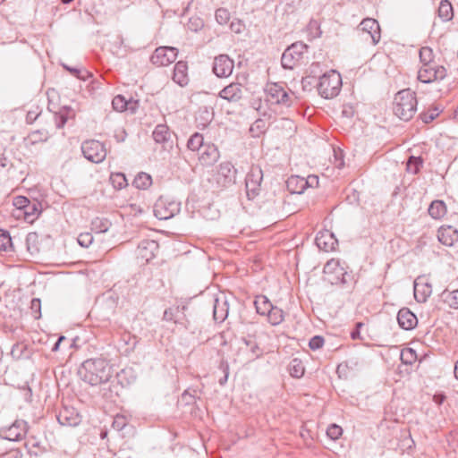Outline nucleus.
Returning <instances> with one entry per match:
<instances>
[{
  "mask_svg": "<svg viewBox=\"0 0 458 458\" xmlns=\"http://www.w3.org/2000/svg\"><path fill=\"white\" fill-rule=\"evenodd\" d=\"M422 164V160L420 157H411L407 163V170L413 174L419 172V166Z\"/></svg>",
  "mask_w": 458,
  "mask_h": 458,
  "instance_id": "a18cd8bd",
  "label": "nucleus"
},
{
  "mask_svg": "<svg viewBox=\"0 0 458 458\" xmlns=\"http://www.w3.org/2000/svg\"><path fill=\"white\" fill-rule=\"evenodd\" d=\"M317 87L318 94L322 98L326 99L333 98L336 97L341 90L342 77L339 72L331 70L319 77V82Z\"/></svg>",
  "mask_w": 458,
  "mask_h": 458,
  "instance_id": "7ed1b4c3",
  "label": "nucleus"
},
{
  "mask_svg": "<svg viewBox=\"0 0 458 458\" xmlns=\"http://www.w3.org/2000/svg\"><path fill=\"white\" fill-rule=\"evenodd\" d=\"M362 326V323L359 322L356 324V328L353 329L352 332H351V337L352 339H358L360 338V330L359 328Z\"/></svg>",
  "mask_w": 458,
  "mask_h": 458,
  "instance_id": "bf43d9fd",
  "label": "nucleus"
},
{
  "mask_svg": "<svg viewBox=\"0 0 458 458\" xmlns=\"http://www.w3.org/2000/svg\"><path fill=\"white\" fill-rule=\"evenodd\" d=\"M441 297L450 308L458 309V289L454 291H444Z\"/></svg>",
  "mask_w": 458,
  "mask_h": 458,
  "instance_id": "72a5a7b5",
  "label": "nucleus"
},
{
  "mask_svg": "<svg viewBox=\"0 0 458 458\" xmlns=\"http://www.w3.org/2000/svg\"><path fill=\"white\" fill-rule=\"evenodd\" d=\"M336 267H338V262L331 259L326 263L324 267V273H332Z\"/></svg>",
  "mask_w": 458,
  "mask_h": 458,
  "instance_id": "4d7b16f0",
  "label": "nucleus"
},
{
  "mask_svg": "<svg viewBox=\"0 0 458 458\" xmlns=\"http://www.w3.org/2000/svg\"><path fill=\"white\" fill-rule=\"evenodd\" d=\"M318 185V177L310 175L307 179L301 177H292L287 182V187L293 192L301 193L306 187H316Z\"/></svg>",
  "mask_w": 458,
  "mask_h": 458,
  "instance_id": "4468645a",
  "label": "nucleus"
},
{
  "mask_svg": "<svg viewBox=\"0 0 458 458\" xmlns=\"http://www.w3.org/2000/svg\"><path fill=\"white\" fill-rule=\"evenodd\" d=\"M317 246L325 251L335 250L338 245V241L335 234L329 230L320 231L315 239Z\"/></svg>",
  "mask_w": 458,
  "mask_h": 458,
  "instance_id": "dca6fc26",
  "label": "nucleus"
},
{
  "mask_svg": "<svg viewBox=\"0 0 458 458\" xmlns=\"http://www.w3.org/2000/svg\"><path fill=\"white\" fill-rule=\"evenodd\" d=\"M360 30L367 35L365 38L366 40L369 38L371 39L373 45H376L379 42L381 35H380V27L378 22L372 18L363 19L360 24Z\"/></svg>",
  "mask_w": 458,
  "mask_h": 458,
  "instance_id": "ddd939ff",
  "label": "nucleus"
},
{
  "mask_svg": "<svg viewBox=\"0 0 458 458\" xmlns=\"http://www.w3.org/2000/svg\"><path fill=\"white\" fill-rule=\"evenodd\" d=\"M236 174L237 170L231 162H223L219 165L216 180L220 186L227 187L235 182Z\"/></svg>",
  "mask_w": 458,
  "mask_h": 458,
  "instance_id": "9d476101",
  "label": "nucleus"
},
{
  "mask_svg": "<svg viewBox=\"0 0 458 458\" xmlns=\"http://www.w3.org/2000/svg\"><path fill=\"white\" fill-rule=\"evenodd\" d=\"M0 458H22V453L19 449H12L9 452L2 454Z\"/></svg>",
  "mask_w": 458,
  "mask_h": 458,
  "instance_id": "6e6d98bb",
  "label": "nucleus"
},
{
  "mask_svg": "<svg viewBox=\"0 0 458 458\" xmlns=\"http://www.w3.org/2000/svg\"><path fill=\"white\" fill-rule=\"evenodd\" d=\"M30 138L32 143H36L38 141H45L47 139V133H43L40 131H36L30 133Z\"/></svg>",
  "mask_w": 458,
  "mask_h": 458,
  "instance_id": "864d4df0",
  "label": "nucleus"
},
{
  "mask_svg": "<svg viewBox=\"0 0 458 458\" xmlns=\"http://www.w3.org/2000/svg\"><path fill=\"white\" fill-rule=\"evenodd\" d=\"M267 90L272 102L284 105L286 106L291 105V97L282 85L278 83L270 84Z\"/></svg>",
  "mask_w": 458,
  "mask_h": 458,
  "instance_id": "2eb2a0df",
  "label": "nucleus"
},
{
  "mask_svg": "<svg viewBox=\"0 0 458 458\" xmlns=\"http://www.w3.org/2000/svg\"><path fill=\"white\" fill-rule=\"evenodd\" d=\"M308 46L303 42L298 41L288 47L282 55L281 64L284 69L292 70L301 59L302 55L307 50Z\"/></svg>",
  "mask_w": 458,
  "mask_h": 458,
  "instance_id": "39448f33",
  "label": "nucleus"
},
{
  "mask_svg": "<svg viewBox=\"0 0 458 458\" xmlns=\"http://www.w3.org/2000/svg\"><path fill=\"white\" fill-rule=\"evenodd\" d=\"M230 27H231V30H232L233 31H234L235 33H241L242 25L241 24V22H240V21H238V22H233H233L231 23V26H230Z\"/></svg>",
  "mask_w": 458,
  "mask_h": 458,
  "instance_id": "052dcab7",
  "label": "nucleus"
},
{
  "mask_svg": "<svg viewBox=\"0 0 458 458\" xmlns=\"http://www.w3.org/2000/svg\"><path fill=\"white\" fill-rule=\"evenodd\" d=\"M453 7L447 0H442L438 7V16L443 21H450L453 18Z\"/></svg>",
  "mask_w": 458,
  "mask_h": 458,
  "instance_id": "473e14b6",
  "label": "nucleus"
},
{
  "mask_svg": "<svg viewBox=\"0 0 458 458\" xmlns=\"http://www.w3.org/2000/svg\"><path fill=\"white\" fill-rule=\"evenodd\" d=\"M324 344V338L320 335L313 336L309 343V346L311 350H318Z\"/></svg>",
  "mask_w": 458,
  "mask_h": 458,
  "instance_id": "3c124183",
  "label": "nucleus"
},
{
  "mask_svg": "<svg viewBox=\"0 0 458 458\" xmlns=\"http://www.w3.org/2000/svg\"><path fill=\"white\" fill-rule=\"evenodd\" d=\"M158 249L157 242L154 240H143L138 245L137 258L148 263L156 257Z\"/></svg>",
  "mask_w": 458,
  "mask_h": 458,
  "instance_id": "f8f14e48",
  "label": "nucleus"
},
{
  "mask_svg": "<svg viewBox=\"0 0 458 458\" xmlns=\"http://www.w3.org/2000/svg\"><path fill=\"white\" fill-rule=\"evenodd\" d=\"M243 344L245 347H241V350L247 353V362L253 361L262 356L263 351L255 340L244 338Z\"/></svg>",
  "mask_w": 458,
  "mask_h": 458,
  "instance_id": "b1692460",
  "label": "nucleus"
},
{
  "mask_svg": "<svg viewBox=\"0 0 458 458\" xmlns=\"http://www.w3.org/2000/svg\"><path fill=\"white\" fill-rule=\"evenodd\" d=\"M254 304L256 306L257 312L263 316H266L273 307V304L270 302V301L263 295L258 296L254 301Z\"/></svg>",
  "mask_w": 458,
  "mask_h": 458,
  "instance_id": "7c9ffc66",
  "label": "nucleus"
},
{
  "mask_svg": "<svg viewBox=\"0 0 458 458\" xmlns=\"http://www.w3.org/2000/svg\"><path fill=\"white\" fill-rule=\"evenodd\" d=\"M304 366L300 359H293L289 364V373L292 377L300 378L304 375Z\"/></svg>",
  "mask_w": 458,
  "mask_h": 458,
  "instance_id": "c9c22d12",
  "label": "nucleus"
},
{
  "mask_svg": "<svg viewBox=\"0 0 458 458\" xmlns=\"http://www.w3.org/2000/svg\"><path fill=\"white\" fill-rule=\"evenodd\" d=\"M111 180L115 187H118L119 189H122L124 187L126 183V178L123 174L117 173L115 174L111 175Z\"/></svg>",
  "mask_w": 458,
  "mask_h": 458,
  "instance_id": "09e8293b",
  "label": "nucleus"
},
{
  "mask_svg": "<svg viewBox=\"0 0 458 458\" xmlns=\"http://www.w3.org/2000/svg\"><path fill=\"white\" fill-rule=\"evenodd\" d=\"M266 316L273 326L279 325L284 320V311L278 307L273 306Z\"/></svg>",
  "mask_w": 458,
  "mask_h": 458,
  "instance_id": "e433bc0d",
  "label": "nucleus"
},
{
  "mask_svg": "<svg viewBox=\"0 0 458 458\" xmlns=\"http://www.w3.org/2000/svg\"><path fill=\"white\" fill-rule=\"evenodd\" d=\"M126 423L125 417L117 415L114 418L112 427L115 430L121 431L126 426Z\"/></svg>",
  "mask_w": 458,
  "mask_h": 458,
  "instance_id": "603ef678",
  "label": "nucleus"
},
{
  "mask_svg": "<svg viewBox=\"0 0 458 458\" xmlns=\"http://www.w3.org/2000/svg\"><path fill=\"white\" fill-rule=\"evenodd\" d=\"M216 21L223 25L228 22L230 19V13L225 8H219L216 11Z\"/></svg>",
  "mask_w": 458,
  "mask_h": 458,
  "instance_id": "c03bdc74",
  "label": "nucleus"
},
{
  "mask_svg": "<svg viewBox=\"0 0 458 458\" xmlns=\"http://www.w3.org/2000/svg\"><path fill=\"white\" fill-rule=\"evenodd\" d=\"M171 131L166 124H157L152 136L157 143L167 144L171 140Z\"/></svg>",
  "mask_w": 458,
  "mask_h": 458,
  "instance_id": "cd10ccee",
  "label": "nucleus"
},
{
  "mask_svg": "<svg viewBox=\"0 0 458 458\" xmlns=\"http://www.w3.org/2000/svg\"><path fill=\"white\" fill-rule=\"evenodd\" d=\"M437 238L445 246H452L458 240V232L452 226L441 227Z\"/></svg>",
  "mask_w": 458,
  "mask_h": 458,
  "instance_id": "a878e982",
  "label": "nucleus"
},
{
  "mask_svg": "<svg viewBox=\"0 0 458 458\" xmlns=\"http://www.w3.org/2000/svg\"><path fill=\"white\" fill-rule=\"evenodd\" d=\"M12 216L17 219H23V210L22 209H13Z\"/></svg>",
  "mask_w": 458,
  "mask_h": 458,
  "instance_id": "e2e57ef3",
  "label": "nucleus"
},
{
  "mask_svg": "<svg viewBox=\"0 0 458 458\" xmlns=\"http://www.w3.org/2000/svg\"><path fill=\"white\" fill-rule=\"evenodd\" d=\"M57 420L62 426L75 427L80 424L81 418L73 409L65 407L60 411Z\"/></svg>",
  "mask_w": 458,
  "mask_h": 458,
  "instance_id": "5701e85b",
  "label": "nucleus"
},
{
  "mask_svg": "<svg viewBox=\"0 0 458 458\" xmlns=\"http://www.w3.org/2000/svg\"><path fill=\"white\" fill-rule=\"evenodd\" d=\"M31 313L36 319L41 317V301L38 298H34L30 301Z\"/></svg>",
  "mask_w": 458,
  "mask_h": 458,
  "instance_id": "49530a36",
  "label": "nucleus"
},
{
  "mask_svg": "<svg viewBox=\"0 0 458 458\" xmlns=\"http://www.w3.org/2000/svg\"><path fill=\"white\" fill-rule=\"evenodd\" d=\"M178 55V49L174 47H159L156 48L150 61L157 66H166L174 63Z\"/></svg>",
  "mask_w": 458,
  "mask_h": 458,
  "instance_id": "1a4fd4ad",
  "label": "nucleus"
},
{
  "mask_svg": "<svg viewBox=\"0 0 458 458\" xmlns=\"http://www.w3.org/2000/svg\"><path fill=\"white\" fill-rule=\"evenodd\" d=\"M213 113L209 112L207 108L204 110H199V116L196 118L199 121V118L203 120V122L199 123V126L206 127L212 120Z\"/></svg>",
  "mask_w": 458,
  "mask_h": 458,
  "instance_id": "37998d69",
  "label": "nucleus"
},
{
  "mask_svg": "<svg viewBox=\"0 0 458 458\" xmlns=\"http://www.w3.org/2000/svg\"><path fill=\"white\" fill-rule=\"evenodd\" d=\"M78 375L82 381L94 386L107 382L111 377L112 369L105 359H88L80 366Z\"/></svg>",
  "mask_w": 458,
  "mask_h": 458,
  "instance_id": "f257e3e1",
  "label": "nucleus"
},
{
  "mask_svg": "<svg viewBox=\"0 0 458 458\" xmlns=\"http://www.w3.org/2000/svg\"><path fill=\"white\" fill-rule=\"evenodd\" d=\"M343 434V429L336 424H331L327 429V435L332 440L338 439Z\"/></svg>",
  "mask_w": 458,
  "mask_h": 458,
  "instance_id": "79ce46f5",
  "label": "nucleus"
},
{
  "mask_svg": "<svg viewBox=\"0 0 458 458\" xmlns=\"http://www.w3.org/2000/svg\"><path fill=\"white\" fill-rule=\"evenodd\" d=\"M242 95L243 87L239 82H232L219 92V97L228 102H237L242 98Z\"/></svg>",
  "mask_w": 458,
  "mask_h": 458,
  "instance_id": "f3484780",
  "label": "nucleus"
},
{
  "mask_svg": "<svg viewBox=\"0 0 458 458\" xmlns=\"http://www.w3.org/2000/svg\"><path fill=\"white\" fill-rule=\"evenodd\" d=\"M173 81L182 87L188 84V65L186 62L179 61L175 64L173 74Z\"/></svg>",
  "mask_w": 458,
  "mask_h": 458,
  "instance_id": "393cba45",
  "label": "nucleus"
},
{
  "mask_svg": "<svg viewBox=\"0 0 458 458\" xmlns=\"http://www.w3.org/2000/svg\"><path fill=\"white\" fill-rule=\"evenodd\" d=\"M163 318L166 321L174 320V310L173 309H166L164 312Z\"/></svg>",
  "mask_w": 458,
  "mask_h": 458,
  "instance_id": "13d9d810",
  "label": "nucleus"
},
{
  "mask_svg": "<svg viewBox=\"0 0 458 458\" xmlns=\"http://www.w3.org/2000/svg\"><path fill=\"white\" fill-rule=\"evenodd\" d=\"M30 199L24 196H17L13 199L14 209H22L30 203Z\"/></svg>",
  "mask_w": 458,
  "mask_h": 458,
  "instance_id": "8fccbe9b",
  "label": "nucleus"
},
{
  "mask_svg": "<svg viewBox=\"0 0 458 458\" xmlns=\"http://www.w3.org/2000/svg\"><path fill=\"white\" fill-rule=\"evenodd\" d=\"M397 322L401 328L411 330L417 326L418 318L410 309L402 308L397 314Z\"/></svg>",
  "mask_w": 458,
  "mask_h": 458,
  "instance_id": "a211bd4d",
  "label": "nucleus"
},
{
  "mask_svg": "<svg viewBox=\"0 0 458 458\" xmlns=\"http://www.w3.org/2000/svg\"><path fill=\"white\" fill-rule=\"evenodd\" d=\"M446 74L447 71L443 65L425 64L418 72V80L423 83H431L445 79Z\"/></svg>",
  "mask_w": 458,
  "mask_h": 458,
  "instance_id": "0eeeda50",
  "label": "nucleus"
},
{
  "mask_svg": "<svg viewBox=\"0 0 458 458\" xmlns=\"http://www.w3.org/2000/svg\"><path fill=\"white\" fill-rule=\"evenodd\" d=\"M228 366H226L225 369V376L219 379V384L221 386L225 385L228 379Z\"/></svg>",
  "mask_w": 458,
  "mask_h": 458,
  "instance_id": "69168bd1",
  "label": "nucleus"
},
{
  "mask_svg": "<svg viewBox=\"0 0 458 458\" xmlns=\"http://www.w3.org/2000/svg\"><path fill=\"white\" fill-rule=\"evenodd\" d=\"M27 423L24 420H16L5 431L4 438L10 441H19L27 433Z\"/></svg>",
  "mask_w": 458,
  "mask_h": 458,
  "instance_id": "4be33fe9",
  "label": "nucleus"
},
{
  "mask_svg": "<svg viewBox=\"0 0 458 458\" xmlns=\"http://www.w3.org/2000/svg\"><path fill=\"white\" fill-rule=\"evenodd\" d=\"M234 62L227 55H219L215 57L212 70L219 78L229 77L233 70Z\"/></svg>",
  "mask_w": 458,
  "mask_h": 458,
  "instance_id": "9b49d317",
  "label": "nucleus"
},
{
  "mask_svg": "<svg viewBox=\"0 0 458 458\" xmlns=\"http://www.w3.org/2000/svg\"><path fill=\"white\" fill-rule=\"evenodd\" d=\"M417 98L410 89L397 92L393 102V112L401 120L409 121L416 113Z\"/></svg>",
  "mask_w": 458,
  "mask_h": 458,
  "instance_id": "f03ea898",
  "label": "nucleus"
},
{
  "mask_svg": "<svg viewBox=\"0 0 458 458\" xmlns=\"http://www.w3.org/2000/svg\"><path fill=\"white\" fill-rule=\"evenodd\" d=\"M229 305L224 294L214 299L213 317L216 322H223L228 316Z\"/></svg>",
  "mask_w": 458,
  "mask_h": 458,
  "instance_id": "6ab92c4d",
  "label": "nucleus"
},
{
  "mask_svg": "<svg viewBox=\"0 0 458 458\" xmlns=\"http://www.w3.org/2000/svg\"><path fill=\"white\" fill-rule=\"evenodd\" d=\"M40 213V203L37 200L30 201V203L23 208V220L27 223L32 224L38 217Z\"/></svg>",
  "mask_w": 458,
  "mask_h": 458,
  "instance_id": "bb28decb",
  "label": "nucleus"
},
{
  "mask_svg": "<svg viewBox=\"0 0 458 458\" xmlns=\"http://www.w3.org/2000/svg\"><path fill=\"white\" fill-rule=\"evenodd\" d=\"M446 213V207L442 200H434L431 202L428 208V214L434 219H439L443 217Z\"/></svg>",
  "mask_w": 458,
  "mask_h": 458,
  "instance_id": "c85d7f7f",
  "label": "nucleus"
},
{
  "mask_svg": "<svg viewBox=\"0 0 458 458\" xmlns=\"http://www.w3.org/2000/svg\"><path fill=\"white\" fill-rule=\"evenodd\" d=\"M434 54L433 50L428 47H423L420 50V60L422 64H436L433 61Z\"/></svg>",
  "mask_w": 458,
  "mask_h": 458,
  "instance_id": "58836bf2",
  "label": "nucleus"
},
{
  "mask_svg": "<svg viewBox=\"0 0 458 458\" xmlns=\"http://www.w3.org/2000/svg\"><path fill=\"white\" fill-rule=\"evenodd\" d=\"M441 110L437 107H434L432 109L428 110L427 112H423L420 114V119L423 123H428L432 122L436 117H437L440 114Z\"/></svg>",
  "mask_w": 458,
  "mask_h": 458,
  "instance_id": "ea45409f",
  "label": "nucleus"
},
{
  "mask_svg": "<svg viewBox=\"0 0 458 458\" xmlns=\"http://www.w3.org/2000/svg\"><path fill=\"white\" fill-rule=\"evenodd\" d=\"M78 243L84 248L89 247L93 242V236L90 233H82L78 236Z\"/></svg>",
  "mask_w": 458,
  "mask_h": 458,
  "instance_id": "de8ad7c7",
  "label": "nucleus"
},
{
  "mask_svg": "<svg viewBox=\"0 0 458 458\" xmlns=\"http://www.w3.org/2000/svg\"><path fill=\"white\" fill-rule=\"evenodd\" d=\"M263 173L260 167L252 166L245 178L246 193L249 199H255L260 192Z\"/></svg>",
  "mask_w": 458,
  "mask_h": 458,
  "instance_id": "6e6552de",
  "label": "nucleus"
},
{
  "mask_svg": "<svg viewBox=\"0 0 458 458\" xmlns=\"http://www.w3.org/2000/svg\"><path fill=\"white\" fill-rule=\"evenodd\" d=\"M454 373L455 378L458 380V360L455 362Z\"/></svg>",
  "mask_w": 458,
  "mask_h": 458,
  "instance_id": "774afa93",
  "label": "nucleus"
},
{
  "mask_svg": "<svg viewBox=\"0 0 458 458\" xmlns=\"http://www.w3.org/2000/svg\"><path fill=\"white\" fill-rule=\"evenodd\" d=\"M152 183L151 176L147 173H139L133 180L132 184L137 189H147Z\"/></svg>",
  "mask_w": 458,
  "mask_h": 458,
  "instance_id": "f704fd0d",
  "label": "nucleus"
},
{
  "mask_svg": "<svg viewBox=\"0 0 458 458\" xmlns=\"http://www.w3.org/2000/svg\"><path fill=\"white\" fill-rule=\"evenodd\" d=\"M38 114H34L33 112H29L26 116V120L28 123H32L36 120Z\"/></svg>",
  "mask_w": 458,
  "mask_h": 458,
  "instance_id": "0e129e2a",
  "label": "nucleus"
},
{
  "mask_svg": "<svg viewBox=\"0 0 458 458\" xmlns=\"http://www.w3.org/2000/svg\"><path fill=\"white\" fill-rule=\"evenodd\" d=\"M432 293L430 284L424 282L422 276H419L414 281V297L418 302H425Z\"/></svg>",
  "mask_w": 458,
  "mask_h": 458,
  "instance_id": "aec40b11",
  "label": "nucleus"
},
{
  "mask_svg": "<svg viewBox=\"0 0 458 458\" xmlns=\"http://www.w3.org/2000/svg\"><path fill=\"white\" fill-rule=\"evenodd\" d=\"M205 145L203 136L199 132L192 134L187 142V148L191 151H201Z\"/></svg>",
  "mask_w": 458,
  "mask_h": 458,
  "instance_id": "2f4dec72",
  "label": "nucleus"
},
{
  "mask_svg": "<svg viewBox=\"0 0 458 458\" xmlns=\"http://www.w3.org/2000/svg\"><path fill=\"white\" fill-rule=\"evenodd\" d=\"M64 340H65V336H64V335L59 336V338L57 339V341L55 342V344L52 347V352H57L59 350L61 343Z\"/></svg>",
  "mask_w": 458,
  "mask_h": 458,
  "instance_id": "680f3d73",
  "label": "nucleus"
},
{
  "mask_svg": "<svg viewBox=\"0 0 458 458\" xmlns=\"http://www.w3.org/2000/svg\"><path fill=\"white\" fill-rule=\"evenodd\" d=\"M128 102L124 97L118 95L113 98L112 106L114 110L123 112L127 108Z\"/></svg>",
  "mask_w": 458,
  "mask_h": 458,
  "instance_id": "a19ab883",
  "label": "nucleus"
},
{
  "mask_svg": "<svg viewBox=\"0 0 458 458\" xmlns=\"http://www.w3.org/2000/svg\"><path fill=\"white\" fill-rule=\"evenodd\" d=\"M13 250L12 238L8 232L0 230V251Z\"/></svg>",
  "mask_w": 458,
  "mask_h": 458,
  "instance_id": "4c0bfd02",
  "label": "nucleus"
},
{
  "mask_svg": "<svg viewBox=\"0 0 458 458\" xmlns=\"http://www.w3.org/2000/svg\"><path fill=\"white\" fill-rule=\"evenodd\" d=\"M219 157V150L214 144H206L199 153V159L203 165H212Z\"/></svg>",
  "mask_w": 458,
  "mask_h": 458,
  "instance_id": "412c9836",
  "label": "nucleus"
},
{
  "mask_svg": "<svg viewBox=\"0 0 458 458\" xmlns=\"http://www.w3.org/2000/svg\"><path fill=\"white\" fill-rule=\"evenodd\" d=\"M192 25H194V28H191L194 30H198L199 28L202 27V21L200 20H196L195 23H193L191 21H190Z\"/></svg>",
  "mask_w": 458,
  "mask_h": 458,
  "instance_id": "338daca9",
  "label": "nucleus"
},
{
  "mask_svg": "<svg viewBox=\"0 0 458 458\" xmlns=\"http://www.w3.org/2000/svg\"><path fill=\"white\" fill-rule=\"evenodd\" d=\"M180 211V203L160 197L154 205V215L159 220H167Z\"/></svg>",
  "mask_w": 458,
  "mask_h": 458,
  "instance_id": "423d86ee",
  "label": "nucleus"
},
{
  "mask_svg": "<svg viewBox=\"0 0 458 458\" xmlns=\"http://www.w3.org/2000/svg\"><path fill=\"white\" fill-rule=\"evenodd\" d=\"M55 125L58 129H61L64 126L67 122V114L66 112H61L55 115Z\"/></svg>",
  "mask_w": 458,
  "mask_h": 458,
  "instance_id": "5fc2aeb1",
  "label": "nucleus"
},
{
  "mask_svg": "<svg viewBox=\"0 0 458 458\" xmlns=\"http://www.w3.org/2000/svg\"><path fill=\"white\" fill-rule=\"evenodd\" d=\"M112 223L105 217H96L91 222V230L96 233H102L108 231Z\"/></svg>",
  "mask_w": 458,
  "mask_h": 458,
  "instance_id": "c756f323",
  "label": "nucleus"
},
{
  "mask_svg": "<svg viewBox=\"0 0 458 458\" xmlns=\"http://www.w3.org/2000/svg\"><path fill=\"white\" fill-rule=\"evenodd\" d=\"M81 151L86 159L99 164L106 157V149L103 143L96 140H85L81 144Z\"/></svg>",
  "mask_w": 458,
  "mask_h": 458,
  "instance_id": "20e7f679",
  "label": "nucleus"
}]
</instances>
